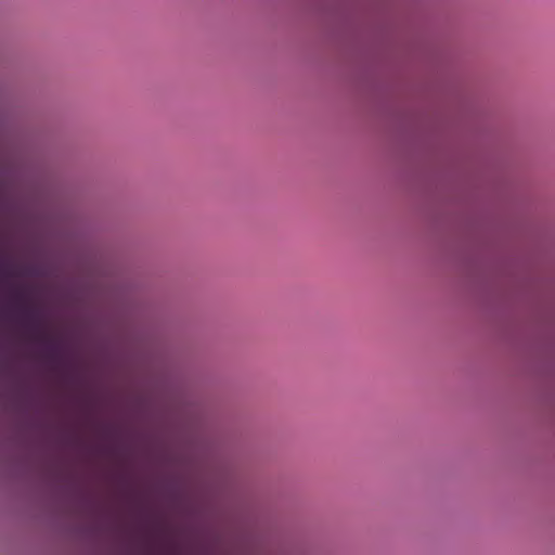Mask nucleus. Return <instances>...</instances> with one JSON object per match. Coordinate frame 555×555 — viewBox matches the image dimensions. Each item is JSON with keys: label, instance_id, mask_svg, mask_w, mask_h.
<instances>
[{"label": "nucleus", "instance_id": "obj_1", "mask_svg": "<svg viewBox=\"0 0 555 555\" xmlns=\"http://www.w3.org/2000/svg\"><path fill=\"white\" fill-rule=\"evenodd\" d=\"M22 313H23L24 318H25V319H27V320H29V321H30V320H33V319H34V317H35L34 311H33V310H30V309H28V308H24V309L22 310Z\"/></svg>", "mask_w": 555, "mask_h": 555}]
</instances>
